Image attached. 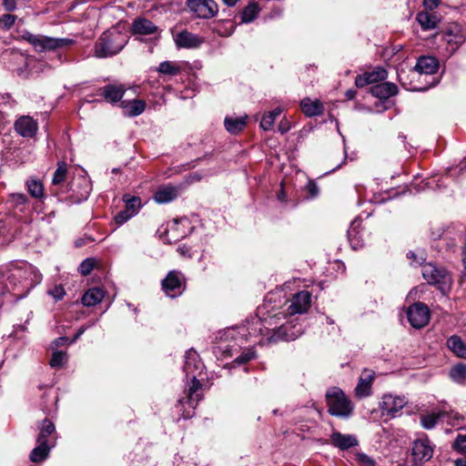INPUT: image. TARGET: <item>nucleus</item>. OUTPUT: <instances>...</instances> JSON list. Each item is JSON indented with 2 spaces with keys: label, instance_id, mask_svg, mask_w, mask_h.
Returning <instances> with one entry per match:
<instances>
[{
  "label": "nucleus",
  "instance_id": "f257e3e1",
  "mask_svg": "<svg viewBox=\"0 0 466 466\" xmlns=\"http://www.w3.org/2000/svg\"><path fill=\"white\" fill-rule=\"evenodd\" d=\"M266 306L263 308L258 309V313L255 318L252 319L251 324L247 328L237 329H228L224 330L220 334V341L218 345L215 348L218 352L221 354H225L227 356H232L233 351L236 350L235 346L238 347L241 344L235 342L234 344H225L226 342H229L231 340H242V338H238V335H245V331H248L249 336H261V339L259 340L260 344L268 343V337H269L272 333H276V330L279 329V327L282 324V319H285V316L281 312L275 313L273 315H268L265 317L264 309Z\"/></svg>",
  "mask_w": 466,
  "mask_h": 466
},
{
  "label": "nucleus",
  "instance_id": "f03ea898",
  "mask_svg": "<svg viewBox=\"0 0 466 466\" xmlns=\"http://www.w3.org/2000/svg\"><path fill=\"white\" fill-rule=\"evenodd\" d=\"M203 370L204 364L198 352L193 349L188 350L185 355L184 371L187 378L192 380V384L188 389L187 401L193 408L201 400V394L198 393V390L202 388V384L197 378L201 376Z\"/></svg>",
  "mask_w": 466,
  "mask_h": 466
},
{
  "label": "nucleus",
  "instance_id": "7ed1b4c3",
  "mask_svg": "<svg viewBox=\"0 0 466 466\" xmlns=\"http://www.w3.org/2000/svg\"><path fill=\"white\" fill-rule=\"evenodd\" d=\"M127 43L125 34L114 29L108 30L99 37L95 45V56L105 58L118 54Z\"/></svg>",
  "mask_w": 466,
  "mask_h": 466
},
{
  "label": "nucleus",
  "instance_id": "20e7f679",
  "mask_svg": "<svg viewBox=\"0 0 466 466\" xmlns=\"http://www.w3.org/2000/svg\"><path fill=\"white\" fill-rule=\"evenodd\" d=\"M329 412L332 416L348 418L353 406L344 392L339 388H331L326 393Z\"/></svg>",
  "mask_w": 466,
  "mask_h": 466
},
{
  "label": "nucleus",
  "instance_id": "39448f33",
  "mask_svg": "<svg viewBox=\"0 0 466 466\" xmlns=\"http://www.w3.org/2000/svg\"><path fill=\"white\" fill-rule=\"evenodd\" d=\"M421 273L424 279L430 285L437 287L441 292L444 293L451 289L452 279L443 267H437L435 264L427 263L422 266Z\"/></svg>",
  "mask_w": 466,
  "mask_h": 466
},
{
  "label": "nucleus",
  "instance_id": "423d86ee",
  "mask_svg": "<svg viewBox=\"0 0 466 466\" xmlns=\"http://www.w3.org/2000/svg\"><path fill=\"white\" fill-rule=\"evenodd\" d=\"M33 273L34 269L30 265L14 266L9 269L6 286H11L14 291L20 288L28 291L33 286L30 279Z\"/></svg>",
  "mask_w": 466,
  "mask_h": 466
},
{
  "label": "nucleus",
  "instance_id": "0eeeda50",
  "mask_svg": "<svg viewBox=\"0 0 466 466\" xmlns=\"http://www.w3.org/2000/svg\"><path fill=\"white\" fill-rule=\"evenodd\" d=\"M24 38L33 46L36 52L56 50L74 44V40L70 38H54L30 33H26Z\"/></svg>",
  "mask_w": 466,
  "mask_h": 466
},
{
  "label": "nucleus",
  "instance_id": "6e6552de",
  "mask_svg": "<svg viewBox=\"0 0 466 466\" xmlns=\"http://www.w3.org/2000/svg\"><path fill=\"white\" fill-rule=\"evenodd\" d=\"M303 333V327L299 323H295L293 319H288L279 327L276 333L268 337V343H277L279 341H289L298 339Z\"/></svg>",
  "mask_w": 466,
  "mask_h": 466
},
{
  "label": "nucleus",
  "instance_id": "1a4fd4ad",
  "mask_svg": "<svg viewBox=\"0 0 466 466\" xmlns=\"http://www.w3.org/2000/svg\"><path fill=\"white\" fill-rule=\"evenodd\" d=\"M162 289L169 298H177L185 290L186 284L184 276L180 271L171 270L162 280Z\"/></svg>",
  "mask_w": 466,
  "mask_h": 466
},
{
  "label": "nucleus",
  "instance_id": "9d476101",
  "mask_svg": "<svg viewBox=\"0 0 466 466\" xmlns=\"http://www.w3.org/2000/svg\"><path fill=\"white\" fill-rule=\"evenodd\" d=\"M407 317L413 328L420 329L428 324L430 320V310L425 304L417 302L409 307Z\"/></svg>",
  "mask_w": 466,
  "mask_h": 466
},
{
  "label": "nucleus",
  "instance_id": "9b49d317",
  "mask_svg": "<svg viewBox=\"0 0 466 466\" xmlns=\"http://www.w3.org/2000/svg\"><path fill=\"white\" fill-rule=\"evenodd\" d=\"M434 445L427 436L416 439L412 442L411 455L415 461L424 462L432 458Z\"/></svg>",
  "mask_w": 466,
  "mask_h": 466
},
{
  "label": "nucleus",
  "instance_id": "f8f14e48",
  "mask_svg": "<svg viewBox=\"0 0 466 466\" xmlns=\"http://www.w3.org/2000/svg\"><path fill=\"white\" fill-rule=\"evenodd\" d=\"M70 190L72 192L69 197L71 203H81L89 197L92 190L91 183L85 177H77L71 182Z\"/></svg>",
  "mask_w": 466,
  "mask_h": 466
},
{
  "label": "nucleus",
  "instance_id": "ddd939ff",
  "mask_svg": "<svg viewBox=\"0 0 466 466\" xmlns=\"http://www.w3.org/2000/svg\"><path fill=\"white\" fill-rule=\"evenodd\" d=\"M311 304V294L308 290H302L293 295L287 308L288 314L292 317L296 314H303L308 311Z\"/></svg>",
  "mask_w": 466,
  "mask_h": 466
},
{
  "label": "nucleus",
  "instance_id": "4468645a",
  "mask_svg": "<svg viewBox=\"0 0 466 466\" xmlns=\"http://www.w3.org/2000/svg\"><path fill=\"white\" fill-rule=\"evenodd\" d=\"M187 6L197 16L205 19L214 17L218 11L213 0H188Z\"/></svg>",
  "mask_w": 466,
  "mask_h": 466
},
{
  "label": "nucleus",
  "instance_id": "2eb2a0df",
  "mask_svg": "<svg viewBox=\"0 0 466 466\" xmlns=\"http://www.w3.org/2000/svg\"><path fill=\"white\" fill-rule=\"evenodd\" d=\"M408 403L404 396L384 394L380 402V408L383 415L395 417L396 414Z\"/></svg>",
  "mask_w": 466,
  "mask_h": 466
},
{
  "label": "nucleus",
  "instance_id": "dca6fc26",
  "mask_svg": "<svg viewBox=\"0 0 466 466\" xmlns=\"http://www.w3.org/2000/svg\"><path fill=\"white\" fill-rule=\"evenodd\" d=\"M375 372L370 370H364L359 379L355 388V393L358 398H366L371 394V385L374 380Z\"/></svg>",
  "mask_w": 466,
  "mask_h": 466
},
{
  "label": "nucleus",
  "instance_id": "f3484780",
  "mask_svg": "<svg viewBox=\"0 0 466 466\" xmlns=\"http://www.w3.org/2000/svg\"><path fill=\"white\" fill-rule=\"evenodd\" d=\"M98 95L111 104L120 102L123 98L126 88L123 85H106L100 87L97 91Z\"/></svg>",
  "mask_w": 466,
  "mask_h": 466
},
{
  "label": "nucleus",
  "instance_id": "a211bd4d",
  "mask_svg": "<svg viewBox=\"0 0 466 466\" xmlns=\"http://www.w3.org/2000/svg\"><path fill=\"white\" fill-rule=\"evenodd\" d=\"M15 129L24 137H32L36 134L37 123L31 116H23L15 121Z\"/></svg>",
  "mask_w": 466,
  "mask_h": 466
},
{
  "label": "nucleus",
  "instance_id": "6ab92c4d",
  "mask_svg": "<svg viewBox=\"0 0 466 466\" xmlns=\"http://www.w3.org/2000/svg\"><path fill=\"white\" fill-rule=\"evenodd\" d=\"M330 443L341 451H346L358 446L359 441L353 434H342L339 431H333L330 435Z\"/></svg>",
  "mask_w": 466,
  "mask_h": 466
},
{
  "label": "nucleus",
  "instance_id": "aec40b11",
  "mask_svg": "<svg viewBox=\"0 0 466 466\" xmlns=\"http://www.w3.org/2000/svg\"><path fill=\"white\" fill-rule=\"evenodd\" d=\"M445 42L455 51L465 41V36L461 29L457 25L448 28L443 35Z\"/></svg>",
  "mask_w": 466,
  "mask_h": 466
},
{
  "label": "nucleus",
  "instance_id": "412c9836",
  "mask_svg": "<svg viewBox=\"0 0 466 466\" xmlns=\"http://www.w3.org/2000/svg\"><path fill=\"white\" fill-rule=\"evenodd\" d=\"M370 93L373 96L380 99H387L398 93V87L390 82H383L374 85L370 87Z\"/></svg>",
  "mask_w": 466,
  "mask_h": 466
},
{
  "label": "nucleus",
  "instance_id": "4be33fe9",
  "mask_svg": "<svg viewBox=\"0 0 466 466\" xmlns=\"http://www.w3.org/2000/svg\"><path fill=\"white\" fill-rule=\"evenodd\" d=\"M438 68V60L433 56H420L415 66V70L420 75H433Z\"/></svg>",
  "mask_w": 466,
  "mask_h": 466
},
{
  "label": "nucleus",
  "instance_id": "5701e85b",
  "mask_svg": "<svg viewBox=\"0 0 466 466\" xmlns=\"http://www.w3.org/2000/svg\"><path fill=\"white\" fill-rule=\"evenodd\" d=\"M176 43L180 47L196 48L203 43V39L188 31H182L177 35Z\"/></svg>",
  "mask_w": 466,
  "mask_h": 466
},
{
  "label": "nucleus",
  "instance_id": "b1692460",
  "mask_svg": "<svg viewBox=\"0 0 466 466\" xmlns=\"http://www.w3.org/2000/svg\"><path fill=\"white\" fill-rule=\"evenodd\" d=\"M177 198V189L172 186L159 187L154 194V200L158 204H166Z\"/></svg>",
  "mask_w": 466,
  "mask_h": 466
},
{
  "label": "nucleus",
  "instance_id": "393cba45",
  "mask_svg": "<svg viewBox=\"0 0 466 466\" xmlns=\"http://www.w3.org/2000/svg\"><path fill=\"white\" fill-rule=\"evenodd\" d=\"M120 106L124 109L125 115L127 116H139L145 111L146 108L145 101L140 99L122 101Z\"/></svg>",
  "mask_w": 466,
  "mask_h": 466
},
{
  "label": "nucleus",
  "instance_id": "a878e982",
  "mask_svg": "<svg viewBox=\"0 0 466 466\" xmlns=\"http://www.w3.org/2000/svg\"><path fill=\"white\" fill-rule=\"evenodd\" d=\"M300 106L303 113L310 117L321 115L324 110L323 105L319 100L312 101L308 97L301 100Z\"/></svg>",
  "mask_w": 466,
  "mask_h": 466
},
{
  "label": "nucleus",
  "instance_id": "bb28decb",
  "mask_svg": "<svg viewBox=\"0 0 466 466\" xmlns=\"http://www.w3.org/2000/svg\"><path fill=\"white\" fill-rule=\"evenodd\" d=\"M157 27L149 20L138 18L133 22L132 31L136 35H148L156 33Z\"/></svg>",
  "mask_w": 466,
  "mask_h": 466
},
{
  "label": "nucleus",
  "instance_id": "cd10ccee",
  "mask_svg": "<svg viewBox=\"0 0 466 466\" xmlns=\"http://www.w3.org/2000/svg\"><path fill=\"white\" fill-rule=\"evenodd\" d=\"M448 349L458 358L466 360V344L458 335H452L447 339Z\"/></svg>",
  "mask_w": 466,
  "mask_h": 466
},
{
  "label": "nucleus",
  "instance_id": "c85d7f7f",
  "mask_svg": "<svg viewBox=\"0 0 466 466\" xmlns=\"http://www.w3.org/2000/svg\"><path fill=\"white\" fill-rule=\"evenodd\" d=\"M247 118V116L238 117L226 116L224 120L225 128L230 134H238L246 127Z\"/></svg>",
  "mask_w": 466,
  "mask_h": 466
},
{
  "label": "nucleus",
  "instance_id": "c756f323",
  "mask_svg": "<svg viewBox=\"0 0 466 466\" xmlns=\"http://www.w3.org/2000/svg\"><path fill=\"white\" fill-rule=\"evenodd\" d=\"M105 293L103 289L99 288H93L88 289L82 297V303L86 307H92L99 302H101L104 299Z\"/></svg>",
  "mask_w": 466,
  "mask_h": 466
},
{
  "label": "nucleus",
  "instance_id": "7c9ffc66",
  "mask_svg": "<svg viewBox=\"0 0 466 466\" xmlns=\"http://www.w3.org/2000/svg\"><path fill=\"white\" fill-rule=\"evenodd\" d=\"M36 442L37 446L33 449L29 455L30 461L35 463L46 460L49 455V451L53 447V445H49L41 441Z\"/></svg>",
  "mask_w": 466,
  "mask_h": 466
},
{
  "label": "nucleus",
  "instance_id": "2f4dec72",
  "mask_svg": "<svg viewBox=\"0 0 466 466\" xmlns=\"http://www.w3.org/2000/svg\"><path fill=\"white\" fill-rule=\"evenodd\" d=\"M446 414L447 411L444 410H439L437 412L432 411L431 413L421 414L420 417V424L424 429L431 430L436 426L438 420L441 418H444Z\"/></svg>",
  "mask_w": 466,
  "mask_h": 466
},
{
  "label": "nucleus",
  "instance_id": "473e14b6",
  "mask_svg": "<svg viewBox=\"0 0 466 466\" xmlns=\"http://www.w3.org/2000/svg\"><path fill=\"white\" fill-rule=\"evenodd\" d=\"M25 187L32 198L36 199L44 198V185L40 179L30 177L25 181Z\"/></svg>",
  "mask_w": 466,
  "mask_h": 466
},
{
  "label": "nucleus",
  "instance_id": "72a5a7b5",
  "mask_svg": "<svg viewBox=\"0 0 466 466\" xmlns=\"http://www.w3.org/2000/svg\"><path fill=\"white\" fill-rule=\"evenodd\" d=\"M416 20L424 31L434 29L439 22L436 15L427 12H419L416 15Z\"/></svg>",
  "mask_w": 466,
  "mask_h": 466
},
{
  "label": "nucleus",
  "instance_id": "f704fd0d",
  "mask_svg": "<svg viewBox=\"0 0 466 466\" xmlns=\"http://www.w3.org/2000/svg\"><path fill=\"white\" fill-rule=\"evenodd\" d=\"M28 198L24 193H12L9 195L8 202L12 208L25 212L28 205Z\"/></svg>",
  "mask_w": 466,
  "mask_h": 466
},
{
  "label": "nucleus",
  "instance_id": "c9c22d12",
  "mask_svg": "<svg viewBox=\"0 0 466 466\" xmlns=\"http://www.w3.org/2000/svg\"><path fill=\"white\" fill-rule=\"evenodd\" d=\"M55 432V425L52 421L47 419H45L42 421L41 426L39 427V434L37 436L36 441H41L48 444V437H50Z\"/></svg>",
  "mask_w": 466,
  "mask_h": 466
},
{
  "label": "nucleus",
  "instance_id": "e433bc0d",
  "mask_svg": "<svg viewBox=\"0 0 466 466\" xmlns=\"http://www.w3.org/2000/svg\"><path fill=\"white\" fill-rule=\"evenodd\" d=\"M157 72L169 76H177L181 72V66L176 62L164 61L158 65Z\"/></svg>",
  "mask_w": 466,
  "mask_h": 466
},
{
  "label": "nucleus",
  "instance_id": "4c0bfd02",
  "mask_svg": "<svg viewBox=\"0 0 466 466\" xmlns=\"http://www.w3.org/2000/svg\"><path fill=\"white\" fill-rule=\"evenodd\" d=\"M259 11H260V8H259L258 5L255 2H250L247 6H245V8L241 14V22L242 23L252 22L257 17Z\"/></svg>",
  "mask_w": 466,
  "mask_h": 466
},
{
  "label": "nucleus",
  "instance_id": "58836bf2",
  "mask_svg": "<svg viewBox=\"0 0 466 466\" xmlns=\"http://www.w3.org/2000/svg\"><path fill=\"white\" fill-rule=\"evenodd\" d=\"M67 174V165L64 161H60L57 163V167L52 177V185L57 186L63 183L66 180Z\"/></svg>",
  "mask_w": 466,
  "mask_h": 466
},
{
  "label": "nucleus",
  "instance_id": "ea45409f",
  "mask_svg": "<svg viewBox=\"0 0 466 466\" xmlns=\"http://www.w3.org/2000/svg\"><path fill=\"white\" fill-rule=\"evenodd\" d=\"M123 201L126 204V210L129 211L133 216L138 212L141 207V199L138 197L125 195L123 197Z\"/></svg>",
  "mask_w": 466,
  "mask_h": 466
},
{
  "label": "nucleus",
  "instance_id": "a19ab883",
  "mask_svg": "<svg viewBox=\"0 0 466 466\" xmlns=\"http://www.w3.org/2000/svg\"><path fill=\"white\" fill-rule=\"evenodd\" d=\"M450 376L453 381L457 383H464L466 381V365L458 364L452 367Z\"/></svg>",
  "mask_w": 466,
  "mask_h": 466
},
{
  "label": "nucleus",
  "instance_id": "79ce46f5",
  "mask_svg": "<svg viewBox=\"0 0 466 466\" xmlns=\"http://www.w3.org/2000/svg\"><path fill=\"white\" fill-rule=\"evenodd\" d=\"M66 361L67 354L65 351L58 350L53 353L49 364L52 368L60 369L66 363Z\"/></svg>",
  "mask_w": 466,
  "mask_h": 466
},
{
  "label": "nucleus",
  "instance_id": "37998d69",
  "mask_svg": "<svg viewBox=\"0 0 466 466\" xmlns=\"http://www.w3.org/2000/svg\"><path fill=\"white\" fill-rule=\"evenodd\" d=\"M449 419V423L459 429L466 427V416H463L458 412H451L445 415Z\"/></svg>",
  "mask_w": 466,
  "mask_h": 466
},
{
  "label": "nucleus",
  "instance_id": "c03bdc74",
  "mask_svg": "<svg viewBox=\"0 0 466 466\" xmlns=\"http://www.w3.org/2000/svg\"><path fill=\"white\" fill-rule=\"evenodd\" d=\"M366 74L371 84L382 81L388 77L387 71L380 66L374 68L370 72H366Z\"/></svg>",
  "mask_w": 466,
  "mask_h": 466
},
{
  "label": "nucleus",
  "instance_id": "a18cd8bd",
  "mask_svg": "<svg viewBox=\"0 0 466 466\" xmlns=\"http://www.w3.org/2000/svg\"><path fill=\"white\" fill-rule=\"evenodd\" d=\"M256 358V351L249 348L246 349L239 356H238L234 362H236L238 365L244 364L253 359Z\"/></svg>",
  "mask_w": 466,
  "mask_h": 466
},
{
  "label": "nucleus",
  "instance_id": "49530a36",
  "mask_svg": "<svg viewBox=\"0 0 466 466\" xmlns=\"http://www.w3.org/2000/svg\"><path fill=\"white\" fill-rule=\"evenodd\" d=\"M358 466H375V461L365 453L359 452L355 455Z\"/></svg>",
  "mask_w": 466,
  "mask_h": 466
},
{
  "label": "nucleus",
  "instance_id": "de8ad7c7",
  "mask_svg": "<svg viewBox=\"0 0 466 466\" xmlns=\"http://www.w3.org/2000/svg\"><path fill=\"white\" fill-rule=\"evenodd\" d=\"M95 267V260L93 258H86L81 262L78 267V271L83 276H87Z\"/></svg>",
  "mask_w": 466,
  "mask_h": 466
},
{
  "label": "nucleus",
  "instance_id": "09e8293b",
  "mask_svg": "<svg viewBox=\"0 0 466 466\" xmlns=\"http://www.w3.org/2000/svg\"><path fill=\"white\" fill-rule=\"evenodd\" d=\"M16 20V16L11 14L3 15L0 17V27L5 30L10 29Z\"/></svg>",
  "mask_w": 466,
  "mask_h": 466
},
{
  "label": "nucleus",
  "instance_id": "8fccbe9b",
  "mask_svg": "<svg viewBox=\"0 0 466 466\" xmlns=\"http://www.w3.org/2000/svg\"><path fill=\"white\" fill-rule=\"evenodd\" d=\"M453 448L458 452L466 455V435H458L453 443Z\"/></svg>",
  "mask_w": 466,
  "mask_h": 466
},
{
  "label": "nucleus",
  "instance_id": "3c124183",
  "mask_svg": "<svg viewBox=\"0 0 466 466\" xmlns=\"http://www.w3.org/2000/svg\"><path fill=\"white\" fill-rule=\"evenodd\" d=\"M359 232L356 231V228L351 225L350 228L348 231V237L349 240L354 249L358 248L359 247H361L363 245L362 242L359 241L357 238V235Z\"/></svg>",
  "mask_w": 466,
  "mask_h": 466
},
{
  "label": "nucleus",
  "instance_id": "603ef678",
  "mask_svg": "<svg viewBox=\"0 0 466 466\" xmlns=\"http://www.w3.org/2000/svg\"><path fill=\"white\" fill-rule=\"evenodd\" d=\"M48 295L52 296L56 301L61 300L66 295L65 289L61 285H56L47 291Z\"/></svg>",
  "mask_w": 466,
  "mask_h": 466
},
{
  "label": "nucleus",
  "instance_id": "864d4df0",
  "mask_svg": "<svg viewBox=\"0 0 466 466\" xmlns=\"http://www.w3.org/2000/svg\"><path fill=\"white\" fill-rule=\"evenodd\" d=\"M275 123V119L266 113L260 122V127L266 131L270 130Z\"/></svg>",
  "mask_w": 466,
  "mask_h": 466
},
{
  "label": "nucleus",
  "instance_id": "5fc2aeb1",
  "mask_svg": "<svg viewBox=\"0 0 466 466\" xmlns=\"http://www.w3.org/2000/svg\"><path fill=\"white\" fill-rule=\"evenodd\" d=\"M132 217H134L133 215H131V213L127 210H123V211H120L116 217H115V221L116 224L118 225H123L125 222H127L128 219H130Z\"/></svg>",
  "mask_w": 466,
  "mask_h": 466
},
{
  "label": "nucleus",
  "instance_id": "6e6d98bb",
  "mask_svg": "<svg viewBox=\"0 0 466 466\" xmlns=\"http://www.w3.org/2000/svg\"><path fill=\"white\" fill-rule=\"evenodd\" d=\"M370 84L371 83H370V79H369V77H368L366 73H364L362 75H359L355 78V85H356L357 87L361 88V87H364V86H366L368 85H370Z\"/></svg>",
  "mask_w": 466,
  "mask_h": 466
},
{
  "label": "nucleus",
  "instance_id": "4d7b16f0",
  "mask_svg": "<svg viewBox=\"0 0 466 466\" xmlns=\"http://www.w3.org/2000/svg\"><path fill=\"white\" fill-rule=\"evenodd\" d=\"M309 194L310 195L311 198H314L316 197L318 194H319V187L318 185L313 182V181H309L308 184H307V187H306Z\"/></svg>",
  "mask_w": 466,
  "mask_h": 466
},
{
  "label": "nucleus",
  "instance_id": "13d9d810",
  "mask_svg": "<svg viewBox=\"0 0 466 466\" xmlns=\"http://www.w3.org/2000/svg\"><path fill=\"white\" fill-rule=\"evenodd\" d=\"M16 2L17 0H2V5L6 11L12 12L16 8Z\"/></svg>",
  "mask_w": 466,
  "mask_h": 466
},
{
  "label": "nucleus",
  "instance_id": "bf43d9fd",
  "mask_svg": "<svg viewBox=\"0 0 466 466\" xmlns=\"http://www.w3.org/2000/svg\"><path fill=\"white\" fill-rule=\"evenodd\" d=\"M441 1V0H424V6L427 9L432 10V9L436 8L439 5Z\"/></svg>",
  "mask_w": 466,
  "mask_h": 466
},
{
  "label": "nucleus",
  "instance_id": "052dcab7",
  "mask_svg": "<svg viewBox=\"0 0 466 466\" xmlns=\"http://www.w3.org/2000/svg\"><path fill=\"white\" fill-rule=\"evenodd\" d=\"M278 129L281 134H285L290 129V125L288 121H281L278 127Z\"/></svg>",
  "mask_w": 466,
  "mask_h": 466
},
{
  "label": "nucleus",
  "instance_id": "680f3d73",
  "mask_svg": "<svg viewBox=\"0 0 466 466\" xmlns=\"http://www.w3.org/2000/svg\"><path fill=\"white\" fill-rule=\"evenodd\" d=\"M407 258L411 260L412 264H420L421 260L423 259L422 258H418L413 251H409L407 253Z\"/></svg>",
  "mask_w": 466,
  "mask_h": 466
},
{
  "label": "nucleus",
  "instance_id": "e2e57ef3",
  "mask_svg": "<svg viewBox=\"0 0 466 466\" xmlns=\"http://www.w3.org/2000/svg\"><path fill=\"white\" fill-rule=\"evenodd\" d=\"M277 198L280 202L287 201V195H286V192H285L283 187H281L280 190L278 192Z\"/></svg>",
  "mask_w": 466,
  "mask_h": 466
},
{
  "label": "nucleus",
  "instance_id": "0e129e2a",
  "mask_svg": "<svg viewBox=\"0 0 466 466\" xmlns=\"http://www.w3.org/2000/svg\"><path fill=\"white\" fill-rule=\"evenodd\" d=\"M86 329V327H84V326L80 327L78 329V330L76 331V333L75 334V336H74V338H73L71 342L76 341L84 334Z\"/></svg>",
  "mask_w": 466,
  "mask_h": 466
},
{
  "label": "nucleus",
  "instance_id": "69168bd1",
  "mask_svg": "<svg viewBox=\"0 0 466 466\" xmlns=\"http://www.w3.org/2000/svg\"><path fill=\"white\" fill-rule=\"evenodd\" d=\"M67 341V338L66 337H59L57 338L55 341H54V344L56 346V347H60V346H63L64 344H66Z\"/></svg>",
  "mask_w": 466,
  "mask_h": 466
},
{
  "label": "nucleus",
  "instance_id": "338daca9",
  "mask_svg": "<svg viewBox=\"0 0 466 466\" xmlns=\"http://www.w3.org/2000/svg\"><path fill=\"white\" fill-rule=\"evenodd\" d=\"M461 256H462V262H463V266H464V277H466V240H465V243H464V247H463V249H462V253H461Z\"/></svg>",
  "mask_w": 466,
  "mask_h": 466
},
{
  "label": "nucleus",
  "instance_id": "774afa93",
  "mask_svg": "<svg viewBox=\"0 0 466 466\" xmlns=\"http://www.w3.org/2000/svg\"><path fill=\"white\" fill-rule=\"evenodd\" d=\"M454 465L455 466H466V459L465 458L457 459L454 462Z\"/></svg>",
  "mask_w": 466,
  "mask_h": 466
}]
</instances>
